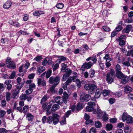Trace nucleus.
Instances as JSON below:
<instances>
[{
	"instance_id": "603ef678",
	"label": "nucleus",
	"mask_w": 133,
	"mask_h": 133,
	"mask_svg": "<svg viewBox=\"0 0 133 133\" xmlns=\"http://www.w3.org/2000/svg\"><path fill=\"white\" fill-rule=\"evenodd\" d=\"M96 129L94 127L92 128L90 130V133H96Z\"/></svg>"
},
{
	"instance_id": "39448f33",
	"label": "nucleus",
	"mask_w": 133,
	"mask_h": 133,
	"mask_svg": "<svg viewBox=\"0 0 133 133\" xmlns=\"http://www.w3.org/2000/svg\"><path fill=\"white\" fill-rule=\"evenodd\" d=\"M19 90L15 89H12L11 91V93H9V97L11 94V97L13 98H17L19 96Z\"/></svg>"
},
{
	"instance_id": "8fccbe9b",
	"label": "nucleus",
	"mask_w": 133,
	"mask_h": 133,
	"mask_svg": "<svg viewBox=\"0 0 133 133\" xmlns=\"http://www.w3.org/2000/svg\"><path fill=\"white\" fill-rule=\"evenodd\" d=\"M90 84H85L84 86L85 89L87 90H90Z\"/></svg>"
},
{
	"instance_id": "c85d7f7f",
	"label": "nucleus",
	"mask_w": 133,
	"mask_h": 133,
	"mask_svg": "<svg viewBox=\"0 0 133 133\" xmlns=\"http://www.w3.org/2000/svg\"><path fill=\"white\" fill-rule=\"evenodd\" d=\"M116 73L117 77L120 79H121L124 76L121 72Z\"/></svg>"
},
{
	"instance_id": "a211bd4d",
	"label": "nucleus",
	"mask_w": 133,
	"mask_h": 133,
	"mask_svg": "<svg viewBox=\"0 0 133 133\" xmlns=\"http://www.w3.org/2000/svg\"><path fill=\"white\" fill-rule=\"evenodd\" d=\"M132 28V26L131 25H127L125 29H124L123 30L124 32H125L127 33H128L131 29Z\"/></svg>"
},
{
	"instance_id": "79ce46f5",
	"label": "nucleus",
	"mask_w": 133,
	"mask_h": 133,
	"mask_svg": "<svg viewBox=\"0 0 133 133\" xmlns=\"http://www.w3.org/2000/svg\"><path fill=\"white\" fill-rule=\"evenodd\" d=\"M109 93V91L106 90H104L103 92V94L104 96H107Z\"/></svg>"
},
{
	"instance_id": "e2e57ef3",
	"label": "nucleus",
	"mask_w": 133,
	"mask_h": 133,
	"mask_svg": "<svg viewBox=\"0 0 133 133\" xmlns=\"http://www.w3.org/2000/svg\"><path fill=\"white\" fill-rule=\"evenodd\" d=\"M18 32L20 35H26L27 34L26 32L24 31L20 30Z\"/></svg>"
},
{
	"instance_id": "052dcab7",
	"label": "nucleus",
	"mask_w": 133,
	"mask_h": 133,
	"mask_svg": "<svg viewBox=\"0 0 133 133\" xmlns=\"http://www.w3.org/2000/svg\"><path fill=\"white\" fill-rule=\"evenodd\" d=\"M7 130L4 128H0V133H6Z\"/></svg>"
},
{
	"instance_id": "412c9836",
	"label": "nucleus",
	"mask_w": 133,
	"mask_h": 133,
	"mask_svg": "<svg viewBox=\"0 0 133 133\" xmlns=\"http://www.w3.org/2000/svg\"><path fill=\"white\" fill-rule=\"evenodd\" d=\"M62 68L61 71L63 72H65L66 70V68L68 67L67 65L65 64V63H63L61 64Z\"/></svg>"
},
{
	"instance_id": "e433bc0d",
	"label": "nucleus",
	"mask_w": 133,
	"mask_h": 133,
	"mask_svg": "<svg viewBox=\"0 0 133 133\" xmlns=\"http://www.w3.org/2000/svg\"><path fill=\"white\" fill-rule=\"evenodd\" d=\"M103 58L106 60V62H110L111 61V59L109 57V55L108 54L105 55Z\"/></svg>"
},
{
	"instance_id": "b1692460",
	"label": "nucleus",
	"mask_w": 133,
	"mask_h": 133,
	"mask_svg": "<svg viewBox=\"0 0 133 133\" xmlns=\"http://www.w3.org/2000/svg\"><path fill=\"white\" fill-rule=\"evenodd\" d=\"M90 91H91L92 92H93L97 88L96 85L95 84H90Z\"/></svg>"
},
{
	"instance_id": "774afa93",
	"label": "nucleus",
	"mask_w": 133,
	"mask_h": 133,
	"mask_svg": "<svg viewBox=\"0 0 133 133\" xmlns=\"http://www.w3.org/2000/svg\"><path fill=\"white\" fill-rule=\"evenodd\" d=\"M115 133H123V131L121 129H119L115 131Z\"/></svg>"
},
{
	"instance_id": "09e8293b",
	"label": "nucleus",
	"mask_w": 133,
	"mask_h": 133,
	"mask_svg": "<svg viewBox=\"0 0 133 133\" xmlns=\"http://www.w3.org/2000/svg\"><path fill=\"white\" fill-rule=\"evenodd\" d=\"M85 123L86 124H90L91 125H92L94 124L93 121L92 120L90 119H89L86 121Z\"/></svg>"
},
{
	"instance_id": "3c124183",
	"label": "nucleus",
	"mask_w": 133,
	"mask_h": 133,
	"mask_svg": "<svg viewBox=\"0 0 133 133\" xmlns=\"http://www.w3.org/2000/svg\"><path fill=\"white\" fill-rule=\"evenodd\" d=\"M77 85L78 88H79L81 86V82L78 79L75 82Z\"/></svg>"
},
{
	"instance_id": "423d86ee",
	"label": "nucleus",
	"mask_w": 133,
	"mask_h": 133,
	"mask_svg": "<svg viewBox=\"0 0 133 133\" xmlns=\"http://www.w3.org/2000/svg\"><path fill=\"white\" fill-rule=\"evenodd\" d=\"M125 35H123L116 39V40L119 42V45L122 46L125 45V43L124 39H125Z\"/></svg>"
},
{
	"instance_id": "c03bdc74",
	"label": "nucleus",
	"mask_w": 133,
	"mask_h": 133,
	"mask_svg": "<svg viewBox=\"0 0 133 133\" xmlns=\"http://www.w3.org/2000/svg\"><path fill=\"white\" fill-rule=\"evenodd\" d=\"M47 96L45 95L41 99L40 103L41 104H42L43 102H45L47 100Z\"/></svg>"
},
{
	"instance_id": "9b49d317",
	"label": "nucleus",
	"mask_w": 133,
	"mask_h": 133,
	"mask_svg": "<svg viewBox=\"0 0 133 133\" xmlns=\"http://www.w3.org/2000/svg\"><path fill=\"white\" fill-rule=\"evenodd\" d=\"M38 85H42V86H45L46 85L45 81L43 79L41 78H38Z\"/></svg>"
},
{
	"instance_id": "20e7f679",
	"label": "nucleus",
	"mask_w": 133,
	"mask_h": 133,
	"mask_svg": "<svg viewBox=\"0 0 133 133\" xmlns=\"http://www.w3.org/2000/svg\"><path fill=\"white\" fill-rule=\"evenodd\" d=\"M122 119L123 121H125L128 124L132 123L133 121V118L128 115L127 113L124 112L122 115Z\"/></svg>"
},
{
	"instance_id": "7c9ffc66",
	"label": "nucleus",
	"mask_w": 133,
	"mask_h": 133,
	"mask_svg": "<svg viewBox=\"0 0 133 133\" xmlns=\"http://www.w3.org/2000/svg\"><path fill=\"white\" fill-rule=\"evenodd\" d=\"M83 108L82 104L81 103H79L77 106L76 109L77 111H79L82 109Z\"/></svg>"
},
{
	"instance_id": "a19ab883",
	"label": "nucleus",
	"mask_w": 133,
	"mask_h": 133,
	"mask_svg": "<svg viewBox=\"0 0 133 133\" xmlns=\"http://www.w3.org/2000/svg\"><path fill=\"white\" fill-rule=\"evenodd\" d=\"M5 87L3 83H0V94L4 90Z\"/></svg>"
},
{
	"instance_id": "13d9d810",
	"label": "nucleus",
	"mask_w": 133,
	"mask_h": 133,
	"mask_svg": "<svg viewBox=\"0 0 133 133\" xmlns=\"http://www.w3.org/2000/svg\"><path fill=\"white\" fill-rule=\"evenodd\" d=\"M42 59V57L41 56H38L35 58L34 60H35L36 61H38L41 60Z\"/></svg>"
},
{
	"instance_id": "bf43d9fd",
	"label": "nucleus",
	"mask_w": 133,
	"mask_h": 133,
	"mask_svg": "<svg viewBox=\"0 0 133 133\" xmlns=\"http://www.w3.org/2000/svg\"><path fill=\"white\" fill-rule=\"evenodd\" d=\"M59 66V65L58 64V63L56 64L54 66L53 68V71H54L56 70L58 68Z\"/></svg>"
},
{
	"instance_id": "c9c22d12",
	"label": "nucleus",
	"mask_w": 133,
	"mask_h": 133,
	"mask_svg": "<svg viewBox=\"0 0 133 133\" xmlns=\"http://www.w3.org/2000/svg\"><path fill=\"white\" fill-rule=\"evenodd\" d=\"M95 73V71L94 70L91 69L89 72L90 77L92 78L93 77Z\"/></svg>"
},
{
	"instance_id": "ddd939ff",
	"label": "nucleus",
	"mask_w": 133,
	"mask_h": 133,
	"mask_svg": "<svg viewBox=\"0 0 133 133\" xmlns=\"http://www.w3.org/2000/svg\"><path fill=\"white\" fill-rule=\"evenodd\" d=\"M11 59L9 58V68L14 69L16 67V65L15 62L13 61H11Z\"/></svg>"
},
{
	"instance_id": "1a4fd4ad",
	"label": "nucleus",
	"mask_w": 133,
	"mask_h": 133,
	"mask_svg": "<svg viewBox=\"0 0 133 133\" xmlns=\"http://www.w3.org/2000/svg\"><path fill=\"white\" fill-rule=\"evenodd\" d=\"M93 65V63L91 62L88 63L85 62L83 63L81 68V69L84 70L85 68L89 69Z\"/></svg>"
},
{
	"instance_id": "f03ea898",
	"label": "nucleus",
	"mask_w": 133,
	"mask_h": 133,
	"mask_svg": "<svg viewBox=\"0 0 133 133\" xmlns=\"http://www.w3.org/2000/svg\"><path fill=\"white\" fill-rule=\"evenodd\" d=\"M115 72L113 69L111 70L110 72L107 74L106 80L110 83H111L113 81L114 78L115 77Z\"/></svg>"
},
{
	"instance_id": "680f3d73",
	"label": "nucleus",
	"mask_w": 133,
	"mask_h": 133,
	"mask_svg": "<svg viewBox=\"0 0 133 133\" xmlns=\"http://www.w3.org/2000/svg\"><path fill=\"white\" fill-rule=\"evenodd\" d=\"M35 85L34 83H31L29 85V88L30 89H32L35 88Z\"/></svg>"
},
{
	"instance_id": "cd10ccee",
	"label": "nucleus",
	"mask_w": 133,
	"mask_h": 133,
	"mask_svg": "<svg viewBox=\"0 0 133 133\" xmlns=\"http://www.w3.org/2000/svg\"><path fill=\"white\" fill-rule=\"evenodd\" d=\"M103 112H102V111L99 108L97 109V116L99 118H101V116L102 114H103Z\"/></svg>"
},
{
	"instance_id": "2f4dec72",
	"label": "nucleus",
	"mask_w": 133,
	"mask_h": 133,
	"mask_svg": "<svg viewBox=\"0 0 133 133\" xmlns=\"http://www.w3.org/2000/svg\"><path fill=\"white\" fill-rule=\"evenodd\" d=\"M28 108L29 106L28 105H25L23 108L22 110V112H23L24 114H26Z\"/></svg>"
},
{
	"instance_id": "69168bd1",
	"label": "nucleus",
	"mask_w": 133,
	"mask_h": 133,
	"mask_svg": "<svg viewBox=\"0 0 133 133\" xmlns=\"http://www.w3.org/2000/svg\"><path fill=\"white\" fill-rule=\"evenodd\" d=\"M48 62L47 59L45 58L43 62H42V64L44 66Z\"/></svg>"
},
{
	"instance_id": "0eeeda50",
	"label": "nucleus",
	"mask_w": 133,
	"mask_h": 133,
	"mask_svg": "<svg viewBox=\"0 0 133 133\" xmlns=\"http://www.w3.org/2000/svg\"><path fill=\"white\" fill-rule=\"evenodd\" d=\"M91 96L87 94L83 95H81L80 96V101L81 102H83L85 101L88 102L90 99Z\"/></svg>"
},
{
	"instance_id": "6e6552de",
	"label": "nucleus",
	"mask_w": 133,
	"mask_h": 133,
	"mask_svg": "<svg viewBox=\"0 0 133 133\" xmlns=\"http://www.w3.org/2000/svg\"><path fill=\"white\" fill-rule=\"evenodd\" d=\"M65 72V74L63 75L62 81H65L67 78L69 77L72 73V71L69 68L66 69Z\"/></svg>"
},
{
	"instance_id": "5701e85b",
	"label": "nucleus",
	"mask_w": 133,
	"mask_h": 133,
	"mask_svg": "<svg viewBox=\"0 0 133 133\" xmlns=\"http://www.w3.org/2000/svg\"><path fill=\"white\" fill-rule=\"evenodd\" d=\"M58 58L59 59L57 60L58 63H61L60 60L62 61H65L66 59V57L63 56H58Z\"/></svg>"
},
{
	"instance_id": "bb28decb",
	"label": "nucleus",
	"mask_w": 133,
	"mask_h": 133,
	"mask_svg": "<svg viewBox=\"0 0 133 133\" xmlns=\"http://www.w3.org/2000/svg\"><path fill=\"white\" fill-rule=\"evenodd\" d=\"M59 106L58 104H55L52 106L51 108V110L52 111H55L59 109Z\"/></svg>"
},
{
	"instance_id": "473e14b6",
	"label": "nucleus",
	"mask_w": 133,
	"mask_h": 133,
	"mask_svg": "<svg viewBox=\"0 0 133 133\" xmlns=\"http://www.w3.org/2000/svg\"><path fill=\"white\" fill-rule=\"evenodd\" d=\"M52 73V71L51 69L49 70L47 72L46 74V78H49Z\"/></svg>"
},
{
	"instance_id": "f3484780",
	"label": "nucleus",
	"mask_w": 133,
	"mask_h": 133,
	"mask_svg": "<svg viewBox=\"0 0 133 133\" xmlns=\"http://www.w3.org/2000/svg\"><path fill=\"white\" fill-rule=\"evenodd\" d=\"M121 79V82L123 84H125L129 81L130 78L129 77L124 76Z\"/></svg>"
},
{
	"instance_id": "a878e982",
	"label": "nucleus",
	"mask_w": 133,
	"mask_h": 133,
	"mask_svg": "<svg viewBox=\"0 0 133 133\" xmlns=\"http://www.w3.org/2000/svg\"><path fill=\"white\" fill-rule=\"evenodd\" d=\"M21 100H25L28 98V96L26 94L21 95L19 97Z\"/></svg>"
},
{
	"instance_id": "72a5a7b5",
	"label": "nucleus",
	"mask_w": 133,
	"mask_h": 133,
	"mask_svg": "<svg viewBox=\"0 0 133 133\" xmlns=\"http://www.w3.org/2000/svg\"><path fill=\"white\" fill-rule=\"evenodd\" d=\"M24 85L23 83L18 84L16 86V88L18 90H20L23 87Z\"/></svg>"
},
{
	"instance_id": "f8f14e48",
	"label": "nucleus",
	"mask_w": 133,
	"mask_h": 133,
	"mask_svg": "<svg viewBox=\"0 0 133 133\" xmlns=\"http://www.w3.org/2000/svg\"><path fill=\"white\" fill-rule=\"evenodd\" d=\"M62 100L63 102L66 104L67 103L68 99L69 98V96L68 94L66 92H64Z\"/></svg>"
},
{
	"instance_id": "4be33fe9",
	"label": "nucleus",
	"mask_w": 133,
	"mask_h": 133,
	"mask_svg": "<svg viewBox=\"0 0 133 133\" xmlns=\"http://www.w3.org/2000/svg\"><path fill=\"white\" fill-rule=\"evenodd\" d=\"M120 22H119L118 24V26L116 28V30L117 31H120L122 29V22L120 21Z\"/></svg>"
},
{
	"instance_id": "f704fd0d",
	"label": "nucleus",
	"mask_w": 133,
	"mask_h": 133,
	"mask_svg": "<svg viewBox=\"0 0 133 133\" xmlns=\"http://www.w3.org/2000/svg\"><path fill=\"white\" fill-rule=\"evenodd\" d=\"M113 127L112 125L111 124H107L106 126V128L108 130H112Z\"/></svg>"
},
{
	"instance_id": "4d7b16f0",
	"label": "nucleus",
	"mask_w": 133,
	"mask_h": 133,
	"mask_svg": "<svg viewBox=\"0 0 133 133\" xmlns=\"http://www.w3.org/2000/svg\"><path fill=\"white\" fill-rule=\"evenodd\" d=\"M33 91V89H29L25 91V93L27 94H29L31 93Z\"/></svg>"
},
{
	"instance_id": "6ab92c4d",
	"label": "nucleus",
	"mask_w": 133,
	"mask_h": 133,
	"mask_svg": "<svg viewBox=\"0 0 133 133\" xmlns=\"http://www.w3.org/2000/svg\"><path fill=\"white\" fill-rule=\"evenodd\" d=\"M103 116H101V118H100L99 119H102L104 121H107L108 120V116L105 112H104L103 114Z\"/></svg>"
},
{
	"instance_id": "49530a36",
	"label": "nucleus",
	"mask_w": 133,
	"mask_h": 133,
	"mask_svg": "<svg viewBox=\"0 0 133 133\" xmlns=\"http://www.w3.org/2000/svg\"><path fill=\"white\" fill-rule=\"evenodd\" d=\"M42 108L44 110H46L47 107L48 105V103L46 102L44 103H42Z\"/></svg>"
},
{
	"instance_id": "de8ad7c7",
	"label": "nucleus",
	"mask_w": 133,
	"mask_h": 133,
	"mask_svg": "<svg viewBox=\"0 0 133 133\" xmlns=\"http://www.w3.org/2000/svg\"><path fill=\"white\" fill-rule=\"evenodd\" d=\"M56 85H53L52 86L50 87V90L51 92L53 93H54L55 92L54 89L55 87H56Z\"/></svg>"
},
{
	"instance_id": "4c0bfd02",
	"label": "nucleus",
	"mask_w": 133,
	"mask_h": 133,
	"mask_svg": "<svg viewBox=\"0 0 133 133\" xmlns=\"http://www.w3.org/2000/svg\"><path fill=\"white\" fill-rule=\"evenodd\" d=\"M115 69L116 70V73L121 72V67L119 64H117L116 65L115 67Z\"/></svg>"
},
{
	"instance_id": "58836bf2",
	"label": "nucleus",
	"mask_w": 133,
	"mask_h": 133,
	"mask_svg": "<svg viewBox=\"0 0 133 133\" xmlns=\"http://www.w3.org/2000/svg\"><path fill=\"white\" fill-rule=\"evenodd\" d=\"M94 107L90 106H87L86 108V110L89 112H91L94 110Z\"/></svg>"
},
{
	"instance_id": "dca6fc26",
	"label": "nucleus",
	"mask_w": 133,
	"mask_h": 133,
	"mask_svg": "<svg viewBox=\"0 0 133 133\" xmlns=\"http://www.w3.org/2000/svg\"><path fill=\"white\" fill-rule=\"evenodd\" d=\"M72 74L73 76H71L70 77L73 82H75L78 79L77 78V73L76 72H74Z\"/></svg>"
},
{
	"instance_id": "4468645a",
	"label": "nucleus",
	"mask_w": 133,
	"mask_h": 133,
	"mask_svg": "<svg viewBox=\"0 0 133 133\" xmlns=\"http://www.w3.org/2000/svg\"><path fill=\"white\" fill-rule=\"evenodd\" d=\"M26 118L28 121L32 122L34 119V116L30 113H28L26 115Z\"/></svg>"
},
{
	"instance_id": "864d4df0",
	"label": "nucleus",
	"mask_w": 133,
	"mask_h": 133,
	"mask_svg": "<svg viewBox=\"0 0 133 133\" xmlns=\"http://www.w3.org/2000/svg\"><path fill=\"white\" fill-rule=\"evenodd\" d=\"M87 104L89 106L93 107L95 105V103L93 102H90L88 103Z\"/></svg>"
},
{
	"instance_id": "393cba45",
	"label": "nucleus",
	"mask_w": 133,
	"mask_h": 133,
	"mask_svg": "<svg viewBox=\"0 0 133 133\" xmlns=\"http://www.w3.org/2000/svg\"><path fill=\"white\" fill-rule=\"evenodd\" d=\"M45 69V68L43 66L39 67L37 69V71L39 73V74L44 71Z\"/></svg>"
},
{
	"instance_id": "2eb2a0df",
	"label": "nucleus",
	"mask_w": 133,
	"mask_h": 133,
	"mask_svg": "<svg viewBox=\"0 0 133 133\" xmlns=\"http://www.w3.org/2000/svg\"><path fill=\"white\" fill-rule=\"evenodd\" d=\"M55 102L58 104H61L63 102L61 97L59 96L56 97L55 99Z\"/></svg>"
},
{
	"instance_id": "a18cd8bd",
	"label": "nucleus",
	"mask_w": 133,
	"mask_h": 133,
	"mask_svg": "<svg viewBox=\"0 0 133 133\" xmlns=\"http://www.w3.org/2000/svg\"><path fill=\"white\" fill-rule=\"evenodd\" d=\"M15 74L16 72L15 71H13L10 75L9 77V78L10 79L14 78L15 76Z\"/></svg>"
},
{
	"instance_id": "c756f323",
	"label": "nucleus",
	"mask_w": 133,
	"mask_h": 133,
	"mask_svg": "<svg viewBox=\"0 0 133 133\" xmlns=\"http://www.w3.org/2000/svg\"><path fill=\"white\" fill-rule=\"evenodd\" d=\"M95 127L97 128H99L102 126L101 123L100 122L96 121L95 123Z\"/></svg>"
},
{
	"instance_id": "338daca9",
	"label": "nucleus",
	"mask_w": 133,
	"mask_h": 133,
	"mask_svg": "<svg viewBox=\"0 0 133 133\" xmlns=\"http://www.w3.org/2000/svg\"><path fill=\"white\" fill-rule=\"evenodd\" d=\"M109 102L111 104H113L115 102V99L112 98H110L109 100Z\"/></svg>"
},
{
	"instance_id": "ea45409f",
	"label": "nucleus",
	"mask_w": 133,
	"mask_h": 133,
	"mask_svg": "<svg viewBox=\"0 0 133 133\" xmlns=\"http://www.w3.org/2000/svg\"><path fill=\"white\" fill-rule=\"evenodd\" d=\"M64 6V4L63 3H58L56 5V7L59 9H62Z\"/></svg>"
},
{
	"instance_id": "aec40b11",
	"label": "nucleus",
	"mask_w": 133,
	"mask_h": 133,
	"mask_svg": "<svg viewBox=\"0 0 133 133\" xmlns=\"http://www.w3.org/2000/svg\"><path fill=\"white\" fill-rule=\"evenodd\" d=\"M132 90V88L129 86H127L125 87L124 92L126 93H128L131 92Z\"/></svg>"
},
{
	"instance_id": "6e6d98bb",
	"label": "nucleus",
	"mask_w": 133,
	"mask_h": 133,
	"mask_svg": "<svg viewBox=\"0 0 133 133\" xmlns=\"http://www.w3.org/2000/svg\"><path fill=\"white\" fill-rule=\"evenodd\" d=\"M72 82V80L71 78L69 77L65 82V83H66L67 85H69Z\"/></svg>"
},
{
	"instance_id": "f257e3e1",
	"label": "nucleus",
	"mask_w": 133,
	"mask_h": 133,
	"mask_svg": "<svg viewBox=\"0 0 133 133\" xmlns=\"http://www.w3.org/2000/svg\"><path fill=\"white\" fill-rule=\"evenodd\" d=\"M59 117V116L57 114H54L53 116H49L47 118L46 122L50 124L52 122L54 125H56L58 122Z\"/></svg>"
},
{
	"instance_id": "0e129e2a",
	"label": "nucleus",
	"mask_w": 133,
	"mask_h": 133,
	"mask_svg": "<svg viewBox=\"0 0 133 133\" xmlns=\"http://www.w3.org/2000/svg\"><path fill=\"white\" fill-rule=\"evenodd\" d=\"M124 124L122 122L119 123L118 124L117 127L120 128H121L124 127Z\"/></svg>"
},
{
	"instance_id": "5fc2aeb1",
	"label": "nucleus",
	"mask_w": 133,
	"mask_h": 133,
	"mask_svg": "<svg viewBox=\"0 0 133 133\" xmlns=\"http://www.w3.org/2000/svg\"><path fill=\"white\" fill-rule=\"evenodd\" d=\"M123 65L125 66H130V63L128 61H125L122 63Z\"/></svg>"
},
{
	"instance_id": "37998d69",
	"label": "nucleus",
	"mask_w": 133,
	"mask_h": 133,
	"mask_svg": "<svg viewBox=\"0 0 133 133\" xmlns=\"http://www.w3.org/2000/svg\"><path fill=\"white\" fill-rule=\"evenodd\" d=\"M6 114V112L3 110H0V118H1L4 116Z\"/></svg>"
},
{
	"instance_id": "7ed1b4c3",
	"label": "nucleus",
	"mask_w": 133,
	"mask_h": 133,
	"mask_svg": "<svg viewBox=\"0 0 133 133\" xmlns=\"http://www.w3.org/2000/svg\"><path fill=\"white\" fill-rule=\"evenodd\" d=\"M61 78L59 76H56L55 77L52 76L50 77L49 82L50 84L57 85L59 83Z\"/></svg>"
},
{
	"instance_id": "9d476101",
	"label": "nucleus",
	"mask_w": 133,
	"mask_h": 133,
	"mask_svg": "<svg viewBox=\"0 0 133 133\" xmlns=\"http://www.w3.org/2000/svg\"><path fill=\"white\" fill-rule=\"evenodd\" d=\"M102 90L101 89H97L96 90L94 97L98 98L100 97V95L102 92Z\"/></svg>"
}]
</instances>
